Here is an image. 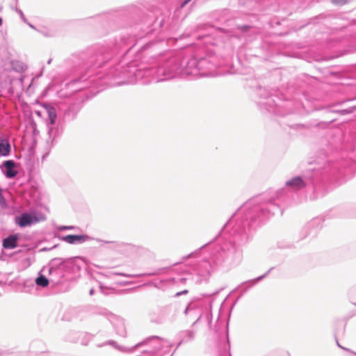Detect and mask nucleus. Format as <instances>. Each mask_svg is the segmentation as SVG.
I'll use <instances>...</instances> for the list:
<instances>
[{
    "instance_id": "1",
    "label": "nucleus",
    "mask_w": 356,
    "mask_h": 356,
    "mask_svg": "<svg viewBox=\"0 0 356 356\" xmlns=\"http://www.w3.org/2000/svg\"><path fill=\"white\" fill-rule=\"evenodd\" d=\"M95 19L110 30L130 29L129 33L122 35L134 40L125 45L124 47H130L122 56L121 67L128 66L116 77H122L131 84L158 83L177 76H212L214 70L220 65L211 51L204 56H184L182 51L162 54L163 40H149L135 51L136 38L149 35L163 25V17L153 11L130 6L119 11L99 15Z\"/></svg>"
},
{
    "instance_id": "2",
    "label": "nucleus",
    "mask_w": 356,
    "mask_h": 356,
    "mask_svg": "<svg viewBox=\"0 0 356 356\" xmlns=\"http://www.w3.org/2000/svg\"><path fill=\"white\" fill-rule=\"evenodd\" d=\"M330 170L329 163L323 168L307 170L287 180L284 187L276 191L270 189L251 197L230 216L223 225L222 232H228L239 245L246 244L256 229L270 217L277 213L282 215V204L290 201L293 192L305 189L310 200L324 197L330 184L324 174Z\"/></svg>"
},
{
    "instance_id": "3",
    "label": "nucleus",
    "mask_w": 356,
    "mask_h": 356,
    "mask_svg": "<svg viewBox=\"0 0 356 356\" xmlns=\"http://www.w3.org/2000/svg\"><path fill=\"white\" fill-rule=\"evenodd\" d=\"M134 41L131 37L120 35L115 37L111 44H96L84 51L72 55L69 60V75L72 76L65 83V88L71 93H76L75 99H70L64 108L63 113H59V119L64 123L74 120L81 111L84 97L88 95L82 91L95 89L94 95L99 93L106 86H120L125 83L131 84L125 79L115 77L127 68L128 65L121 67L122 58L106 72H95L102 67L110 60L113 56L124 48L126 44Z\"/></svg>"
},
{
    "instance_id": "4",
    "label": "nucleus",
    "mask_w": 356,
    "mask_h": 356,
    "mask_svg": "<svg viewBox=\"0 0 356 356\" xmlns=\"http://www.w3.org/2000/svg\"><path fill=\"white\" fill-rule=\"evenodd\" d=\"M220 231L211 241L203 245L194 252L183 257L185 260L196 257L202 250L209 248V257H204L195 261L194 264L184 272L176 277L163 279L161 282H168V285L180 287L181 286H191L202 282H207L213 270L220 266L230 267L237 265L241 259L242 253L239 245L234 241L232 236L228 232Z\"/></svg>"
},
{
    "instance_id": "5",
    "label": "nucleus",
    "mask_w": 356,
    "mask_h": 356,
    "mask_svg": "<svg viewBox=\"0 0 356 356\" xmlns=\"http://www.w3.org/2000/svg\"><path fill=\"white\" fill-rule=\"evenodd\" d=\"M339 148V141L337 140L332 135L327 134L320 140L316 152V162L320 164V160L323 161L321 168L327 163L331 165V170H328L327 174H324V177L330 184L343 183L348 177L353 174L355 169V163L352 160L342 159L333 162L328 159L337 152Z\"/></svg>"
},
{
    "instance_id": "6",
    "label": "nucleus",
    "mask_w": 356,
    "mask_h": 356,
    "mask_svg": "<svg viewBox=\"0 0 356 356\" xmlns=\"http://www.w3.org/2000/svg\"><path fill=\"white\" fill-rule=\"evenodd\" d=\"M254 102L264 115L284 117L298 111L301 104L286 98L283 94L273 93L265 87L258 86L254 91Z\"/></svg>"
},
{
    "instance_id": "7",
    "label": "nucleus",
    "mask_w": 356,
    "mask_h": 356,
    "mask_svg": "<svg viewBox=\"0 0 356 356\" xmlns=\"http://www.w3.org/2000/svg\"><path fill=\"white\" fill-rule=\"evenodd\" d=\"M84 263V259L81 257L65 259L55 257L43 266L42 270H47L49 277H51V283L54 285H58L79 277V272Z\"/></svg>"
},
{
    "instance_id": "8",
    "label": "nucleus",
    "mask_w": 356,
    "mask_h": 356,
    "mask_svg": "<svg viewBox=\"0 0 356 356\" xmlns=\"http://www.w3.org/2000/svg\"><path fill=\"white\" fill-rule=\"evenodd\" d=\"M158 313H150V321L156 324H163L169 320L174 322L179 313V307L177 302H171L164 306L159 307Z\"/></svg>"
},
{
    "instance_id": "9",
    "label": "nucleus",
    "mask_w": 356,
    "mask_h": 356,
    "mask_svg": "<svg viewBox=\"0 0 356 356\" xmlns=\"http://www.w3.org/2000/svg\"><path fill=\"white\" fill-rule=\"evenodd\" d=\"M54 238H57L59 240L71 245L82 244L89 240L95 239L97 242L102 243L101 246H103L104 244H108L110 245L109 248L113 250L121 246V244L117 241H104L100 238H93L86 234L60 235L58 233L55 232L54 234Z\"/></svg>"
},
{
    "instance_id": "10",
    "label": "nucleus",
    "mask_w": 356,
    "mask_h": 356,
    "mask_svg": "<svg viewBox=\"0 0 356 356\" xmlns=\"http://www.w3.org/2000/svg\"><path fill=\"white\" fill-rule=\"evenodd\" d=\"M207 307V301L202 298H194L188 303L184 314L188 321H193L191 324L192 327H194L200 321L203 315V309Z\"/></svg>"
},
{
    "instance_id": "11",
    "label": "nucleus",
    "mask_w": 356,
    "mask_h": 356,
    "mask_svg": "<svg viewBox=\"0 0 356 356\" xmlns=\"http://www.w3.org/2000/svg\"><path fill=\"white\" fill-rule=\"evenodd\" d=\"M46 220L44 214L36 210H30L29 211L22 212L15 215L14 217V222L20 228L30 227L40 221Z\"/></svg>"
},
{
    "instance_id": "12",
    "label": "nucleus",
    "mask_w": 356,
    "mask_h": 356,
    "mask_svg": "<svg viewBox=\"0 0 356 356\" xmlns=\"http://www.w3.org/2000/svg\"><path fill=\"white\" fill-rule=\"evenodd\" d=\"M48 138L47 139V145L54 147L59 138L63 134L65 123L58 118L54 124H47Z\"/></svg>"
},
{
    "instance_id": "13",
    "label": "nucleus",
    "mask_w": 356,
    "mask_h": 356,
    "mask_svg": "<svg viewBox=\"0 0 356 356\" xmlns=\"http://www.w3.org/2000/svg\"><path fill=\"white\" fill-rule=\"evenodd\" d=\"M275 268L274 266L270 268L264 274L258 276L256 278L249 280L247 281H245L242 283H241L237 287H236L232 292L236 291L238 289H241V293L237 297V298L235 300V301L232 303L231 306V309L236 305L237 302L241 298V297L247 292L251 288L257 284H258L259 282L263 280L264 278H266L269 273Z\"/></svg>"
},
{
    "instance_id": "14",
    "label": "nucleus",
    "mask_w": 356,
    "mask_h": 356,
    "mask_svg": "<svg viewBox=\"0 0 356 356\" xmlns=\"http://www.w3.org/2000/svg\"><path fill=\"white\" fill-rule=\"evenodd\" d=\"M152 339L161 340L162 339L158 336H151V337L147 338L143 341L139 342L131 348L118 345L115 341L110 339V340L106 341L105 342H104L102 343L98 344L97 347L102 348L105 346H111L113 347L115 349H116L122 353H133L138 347L142 346L144 343H147L149 341L152 340Z\"/></svg>"
},
{
    "instance_id": "15",
    "label": "nucleus",
    "mask_w": 356,
    "mask_h": 356,
    "mask_svg": "<svg viewBox=\"0 0 356 356\" xmlns=\"http://www.w3.org/2000/svg\"><path fill=\"white\" fill-rule=\"evenodd\" d=\"M217 347L219 352V356H231L228 321L226 323L225 334H218Z\"/></svg>"
},
{
    "instance_id": "16",
    "label": "nucleus",
    "mask_w": 356,
    "mask_h": 356,
    "mask_svg": "<svg viewBox=\"0 0 356 356\" xmlns=\"http://www.w3.org/2000/svg\"><path fill=\"white\" fill-rule=\"evenodd\" d=\"M334 119H331L327 122H310L307 124H296L290 125L289 127L293 129H304L309 130L312 132H315L316 130H323L328 127V126L334 121Z\"/></svg>"
},
{
    "instance_id": "17",
    "label": "nucleus",
    "mask_w": 356,
    "mask_h": 356,
    "mask_svg": "<svg viewBox=\"0 0 356 356\" xmlns=\"http://www.w3.org/2000/svg\"><path fill=\"white\" fill-rule=\"evenodd\" d=\"M196 335V332L193 330H183L176 334V338L179 340L176 348L170 356H173L176 350L182 344L193 341Z\"/></svg>"
},
{
    "instance_id": "18",
    "label": "nucleus",
    "mask_w": 356,
    "mask_h": 356,
    "mask_svg": "<svg viewBox=\"0 0 356 356\" xmlns=\"http://www.w3.org/2000/svg\"><path fill=\"white\" fill-rule=\"evenodd\" d=\"M170 267H163L159 268L153 270L152 271H148L143 273L140 274H127L124 273H115V274L117 275L125 277H134V278H139L143 277H150V276H156V275H161L168 273L170 270Z\"/></svg>"
},
{
    "instance_id": "19",
    "label": "nucleus",
    "mask_w": 356,
    "mask_h": 356,
    "mask_svg": "<svg viewBox=\"0 0 356 356\" xmlns=\"http://www.w3.org/2000/svg\"><path fill=\"white\" fill-rule=\"evenodd\" d=\"M40 104L44 108L47 114V118L45 119L46 124H51L58 120L59 114L57 112L56 106L49 102H42Z\"/></svg>"
},
{
    "instance_id": "20",
    "label": "nucleus",
    "mask_w": 356,
    "mask_h": 356,
    "mask_svg": "<svg viewBox=\"0 0 356 356\" xmlns=\"http://www.w3.org/2000/svg\"><path fill=\"white\" fill-rule=\"evenodd\" d=\"M15 164L16 163L13 160H6L1 163L0 168H2V172L6 178L13 179L17 175L18 172L15 168Z\"/></svg>"
},
{
    "instance_id": "21",
    "label": "nucleus",
    "mask_w": 356,
    "mask_h": 356,
    "mask_svg": "<svg viewBox=\"0 0 356 356\" xmlns=\"http://www.w3.org/2000/svg\"><path fill=\"white\" fill-rule=\"evenodd\" d=\"M21 238L19 233L9 234L2 239V247L5 250H13L18 247Z\"/></svg>"
},
{
    "instance_id": "22",
    "label": "nucleus",
    "mask_w": 356,
    "mask_h": 356,
    "mask_svg": "<svg viewBox=\"0 0 356 356\" xmlns=\"http://www.w3.org/2000/svg\"><path fill=\"white\" fill-rule=\"evenodd\" d=\"M86 312L91 316H102L110 320V317L113 316V314L110 312L107 309L95 305L87 306Z\"/></svg>"
},
{
    "instance_id": "23",
    "label": "nucleus",
    "mask_w": 356,
    "mask_h": 356,
    "mask_svg": "<svg viewBox=\"0 0 356 356\" xmlns=\"http://www.w3.org/2000/svg\"><path fill=\"white\" fill-rule=\"evenodd\" d=\"M320 220L318 218L313 219L308 222L302 229L301 239L306 238L307 236H315L317 233V227L319 224Z\"/></svg>"
},
{
    "instance_id": "24",
    "label": "nucleus",
    "mask_w": 356,
    "mask_h": 356,
    "mask_svg": "<svg viewBox=\"0 0 356 356\" xmlns=\"http://www.w3.org/2000/svg\"><path fill=\"white\" fill-rule=\"evenodd\" d=\"M345 327H346V324L343 323L342 321H339L337 323V327L335 328L334 330V338H335V341H336V343L337 345V346L347 352H350V353H352L355 355H356V353L352 351L351 350H350L349 348H345L343 346H342L339 341H338V339H337V335L338 334H343L344 332H345Z\"/></svg>"
},
{
    "instance_id": "25",
    "label": "nucleus",
    "mask_w": 356,
    "mask_h": 356,
    "mask_svg": "<svg viewBox=\"0 0 356 356\" xmlns=\"http://www.w3.org/2000/svg\"><path fill=\"white\" fill-rule=\"evenodd\" d=\"M11 153V145L8 138L0 136V156L7 157Z\"/></svg>"
},
{
    "instance_id": "26",
    "label": "nucleus",
    "mask_w": 356,
    "mask_h": 356,
    "mask_svg": "<svg viewBox=\"0 0 356 356\" xmlns=\"http://www.w3.org/2000/svg\"><path fill=\"white\" fill-rule=\"evenodd\" d=\"M47 272V270H40L38 273L37 277L35 278V283L37 287L38 288H46L49 286V283L51 282V277H49V278L43 275L42 272Z\"/></svg>"
},
{
    "instance_id": "27",
    "label": "nucleus",
    "mask_w": 356,
    "mask_h": 356,
    "mask_svg": "<svg viewBox=\"0 0 356 356\" xmlns=\"http://www.w3.org/2000/svg\"><path fill=\"white\" fill-rule=\"evenodd\" d=\"M334 19L332 14L327 13H321L315 17L309 19L308 24H318L319 22H329L331 19Z\"/></svg>"
},
{
    "instance_id": "28",
    "label": "nucleus",
    "mask_w": 356,
    "mask_h": 356,
    "mask_svg": "<svg viewBox=\"0 0 356 356\" xmlns=\"http://www.w3.org/2000/svg\"><path fill=\"white\" fill-rule=\"evenodd\" d=\"M341 217H356V202L346 208L341 209Z\"/></svg>"
},
{
    "instance_id": "29",
    "label": "nucleus",
    "mask_w": 356,
    "mask_h": 356,
    "mask_svg": "<svg viewBox=\"0 0 356 356\" xmlns=\"http://www.w3.org/2000/svg\"><path fill=\"white\" fill-rule=\"evenodd\" d=\"M113 327L115 330V333L122 337H125L127 336V330L125 327V325L122 321H118L116 323L113 325Z\"/></svg>"
},
{
    "instance_id": "30",
    "label": "nucleus",
    "mask_w": 356,
    "mask_h": 356,
    "mask_svg": "<svg viewBox=\"0 0 356 356\" xmlns=\"http://www.w3.org/2000/svg\"><path fill=\"white\" fill-rule=\"evenodd\" d=\"M197 40L202 41V43L205 45L216 44L215 42L211 41L212 35L210 33H202L196 35Z\"/></svg>"
},
{
    "instance_id": "31",
    "label": "nucleus",
    "mask_w": 356,
    "mask_h": 356,
    "mask_svg": "<svg viewBox=\"0 0 356 356\" xmlns=\"http://www.w3.org/2000/svg\"><path fill=\"white\" fill-rule=\"evenodd\" d=\"M325 110L327 112H336V113H339L340 115H344L346 114L353 113L356 110V106H351L348 108L340 109V110H337V111H332V110H331L330 108H325Z\"/></svg>"
},
{
    "instance_id": "32",
    "label": "nucleus",
    "mask_w": 356,
    "mask_h": 356,
    "mask_svg": "<svg viewBox=\"0 0 356 356\" xmlns=\"http://www.w3.org/2000/svg\"><path fill=\"white\" fill-rule=\"evenodd\" d=\"M161 348V345L159 344L158 346L154 347L153 349L143 350L142 353L138 356H156Z\"/></svg>"
},
{
    "instance_id": "33",
    "label": "nucleus",
    "mask_w": 356,
    "mask_h": 356,
    "mask_svg": "<svg viewBox=\"0 0 356 356\" xmlns=\"http://www.w3.org/2000/svg\"><path fill=\"white\" fill-rule=\"evenodd\" d=\"M99 288L101 293L106 296L111 294L115 290L114 288L104 286L101 282H99Z\"/></svg>"
},
{
    "instance_id": "34",
    "label": "nucleus",
    "mask_w": 356,
    "mask_h": 356,
    "mask_svg": "<svg viewBox=\"0 0 356 356\" xmlns=\"http://www.w3.org/2000/svg\"><path fill=\"white\" fill-rule=\"evenodd\" d=\"M207 303V307L209 308V311L206 312V318L208 322V325L210 326L212 323V313H211V301L209 300Z\"/></svg>"
},
{
    "instance_id": "35",
    "label": "nucleus",
    "mask_w": 356,
    "mask_h": 356,
    "mask_svg": "<svg viewBox=\"0 0 356 356\" xmlns=\"http://www.w3.org/2000/svg\"><path fill=\"white\" fill-rule=\"evenodd\" d=\"M77 228L78 227L73 226V225H58L56 227V230L57 231L56 233H58V232H63V231L74 230Z\"/></svg>"
},
{
    "instance_id": "36",
    "label": "nucleus",
    "mask_w": 356,
    "mask_h": 356,
    "mask_svg": "<svg viewBox=\"0 0 356 356\" xmlns=\"http://www.w3.org/2000/svg\"><path fill=\"white\" fill-rule=\"evenodd\" d=\"M162 280H160L159 282H149L147 285L152 286L156 289H161L162 286L168 284V282H161Z\"/></svg>"
},
{
    "instance_id": "37",
    "label": "nucleus",
    "mask_w": 356,
    "mask_h": 356,
    "mask_svg": "<svg viewBox=\"0 0 356 356\" xmlns=\"http://www.w3.org/2000/svg\"><path fill=\"white\" fill-rule=\"evenodd\" d=\"M22 250H19L13 253H12L11 254L8 255L3 250H1V252L0 253V261H6L7 259L10 257H12L17 253H19L21 252Z\"/></svg>"
},
{
    "instance_id": "38",
    "label": "nucleus",
    "mask_w": 356,
    "mask_h": 356,
    "mask_svg": "<svg viewBox=\"0 0 356 356\" xmlns=\"http://www.w3.org/2000/svg\"><path fill=\"white\" fill-rule=\"evenodd\" d=\"M251 28L252 26L249 24L237 25V29L242 33H247Z\"/></svg>"
},
{
    "instance_id": "39",
    "label": "nucleus",
    "mask_w": 356,
    "mask_h": 356,
    "mask_svg": "<svg viewBox=\"0 0 356 356\" xmlns=\"http://www.w3.org/2000/svg\"><path fill=\"white\" fill-rule=\"evenodd\" d=\"M11 8L15 10L19 15L21 19L24 23H27V19L26 18L24 13L21 9L18 8L17 6H15V7L11 6Z\"/></svg>"
},
{
    "instance_id": "40",
    "label": "nucleus",
    "mask_w": 356,
    "mask_h": 356,
    "mask_svg": "<svg viewBox=\"0 0 356 356\" xmlns=\"http://www.w3.org/2000/svg\"><path fill=\"white\" fill-rule=\"evenodd\" d=\"M0 205L2 208H6L7 206L5 197L3 196V190L1 186H0Z\"/></svg>"
},
{
    "instance_id": "41",
    "label": "nucleus",
    "mask_w": 356,
    "mask_h": 356,
    "mask_svg": "<svg viewBox=\"0 0 356 356\" xmlns=\"http://www.w3.org/2000/svg\"><path fill=\"white\" fill-rule=\"evenodd\" d=\"M331 2L337 6H342L347 4L349 0H331Z\"/></svg>"
},
{
    "instance_id": "42",
    "label": "nucleus",
    "mask_w": 356,
    "mask_h": 356,
    "mask_svg": "<svg viewBox=\"0 0 356 356\" xmlns=\"http://www.w3.org/2000/svg\"><path fill=\"white\" fill-rule=\"evenodd\" d=\"M24 120L26 122L29 124L31 122V120H34L33 117V112L31 111L29 113L25 112L24 113Z\"/></svg>"
},
{
    "instance_id": "43",
    "label": "nucleus",
    "mask_w": 356,
    "mask_h": 356,
    "mask_svg": "<svg viewBox=\"0 0 356 356\" xmlns=\"http://www.w3.org/2000/svg\"><path fill=\"white\" fill-rule=\"evenodd\" d=\"M53 86L51 85V84H49L48 86H47L42 91L41 94H40V97H46L48 93H49V90H51Z\"/></svg>"
},
{
    "instance_id": "44",
    "label": "nucleus",
    "mask_w": 356,
    "mask_h": 356,
    "mask_svg": "<svg viewBox=\"0 0 356 356\" xmlns=\"http://www.w3.org/2000/svg\"><path fill=\"white\" fill-rule=\"evenodd\" d=\"M33 353H15L10 354L7 350H6V356H29V355H32Z\"/></svg>"
},
{
    "instance_id": "45",
    "label": "nucleus",
    "mask_w": 356,
    "mask_h": 356,
    "mask_svg": "<svg viewBox=\"0 0 356 356\" xmlns=\"http://www.w3.org/2000/svg\"><path fill=\"white\" fill-rule=\"evenodd\" d=\"M58 246V244H55L52 247H50V248L44 247V248H40L39 250V252H48V251H50V250H51L53 249L56 248Z\"/></svg>"
},
{
    "instance_id": "46",
    "label": "nucleus",
    "mask_w": 356,
    "mask_h": 356,
    "mask_svg": "<svg viewBox=\"0 0 356 356\" xmlns=\"http://www.w3.org/2000/svg\"><path fill=\"white\" fill-rule=\"evenodd\" d=\"M188 293V289H184L181 291H178L177 292L175 295H174V297L175 298H178L181 296H183V295H186Z\"/></svg>"
},
{
    "instance_id": "47",
    "label": "nucleus",
    "mask_w": 356,
    "mask_h": 356,
    "mask_svg": "<svg viewBox=\"0 0 356 356\" xmlns=\"http://www.w3.org/2000/svg\"><path fill=\"white\" fill-rule=\"evenodd\" d=\"M216 31L220 32V33H230L231 31L228 29L222 28V27H218L216 29Z\"/></svg>"
},
{
    "instance_id": "48",
    "label": "nucleus",
    "mask_w": 356,
    "mask_h": 356,
    "mask_svg": "<svg viewBox=\"0 0 356 356\" xmlns=\"http://www.w3.org/2000/svg\"><path fill=\"white\" fill-rule=\"evenodd\" d=\"M269 24H270L271 26H273L274 24L280 25V22L277 19H270Z\"/></svg>"
},
{
    "instance_id": "49",
    "label": "nucleus",
    "mask_w": 356,
    "mask_h": 356,
    "mask_svg": "<svg viewBox=\"0 0 356 356\" xmlns=\"http://www.w3.org/2000/svg\"><path fill=\"white\" fill-rule=\"evenodd\" d=\"M191 0H180V7L184 8L185 6H186Z\"/></svg>"
},
{
    "instance_id": "50",
    "label": "nucleus",
    "mask_w": 356,
    "mask_h": 356,
    "mask_svg": "<svg viewBox=\"0 0 356 356\" xmlns=\"http://www.w3.org/2000/svg\"><path fill=\"white\" fill-rule=\"evenodd\" d=\"M279 247L280 248H288V249H291V248H294V245L291 243H287L286 245H279Z\"/></svg>"
},
{
    "instance_id": "51",
    "label": "nucleus",
    "mask_w": 356,
    "mask_h": 356,
    "mask_svg": "<svg viewBox=\"0 0 356 356\" xmlns=\"http://www.w3.org/2000/svg\"><path fill=\"white\" fill-rule=\"evenodd\" d=\"M29 159H31V157L34 156V154H35L34 147L33 146L30 147L29 149Z\"/></svg>"
},
{
    "instance_id": "52",
    "label": "nucleus",
    "mask_w": 356,
    "mask_h": 356,
    "mask_svg": "<svg viewBox=\"0 0 356 356\" xmlns=\"http://www.w3.org/2000/svg\"><path fill=\"white\" fill-rule=\"evenodd\" d=\"M33 136H36L40 134L39 130L38 129V127H34V129H32Z\"/></svg>"
},
{
    "instance_id": "53",
    "label": "nucleus",
    "mask_w": 356,
    "mask_h": 356,
    "mask_svg": "<svg viewBox=\"0 0 356 356\" xmlns=\"http://www.w3.org/2000/svg\"><path fill=\"white\" fill-rule=\"evenodd\" d=\"M29 124L31 129H34V127H37V123L34 120H31V122H30Z\"/></svg>"
},
{
    "instance_id": "54",
    "label": "nucleus",
    "mask_w": 356,
    "mask_h": 356,
    "mask_svg": "<svg viewBox=\"0 0 356 356\" xmlns=\"http://www.w3.org/2000/svg\"><path fill=\"white\" fill-rule=\"evenodd\" d=\"M35 114L39 118H42V113L41 111H35Z\"/></svg>"
},
{
    "instance_id": "55",
    "label": "nucleus",
    "mask_w": 356,
    "mask_h": 356,
    "mask_svg": "<svg viewBox=\"0 0 356 356\" xmlns=\"http://www.w3.org/2000/svg\"><path fill=\"white\" fill-rule=\"evenodd\" d=\"M95 293V289L93 288L90 289L89 291V295L92 296Z\"/></svg>"
},
{
    "instance_id": "56",
    "label": "nucleus",
    "mask_w": 356,
    "mask_h": 356,
    "mask_svg": "<svg viewBox=\"0 0 356 356\" xmlns=\"http://www.w3.org/2000/svg\"><path fill=\"white\" fill-rule=\"evenodd\" d=\"M26 24H27L29 26V27H31V29H35V26L34 25H33L32 24L29 23L28 22H27V23H26Z\"/></svg>"
},
{
    "instance_id": "57",
    "label": "nucleus",
    "mask_w": 356,
    "mask_h": 356,
    "mask_svg": "<svg viewBox=\"0 0 356 356\" xmlns=\"http://www.w3.org/2000/svg\"><path fill=\"white\" fill-rule=\"evenodd\" d=\"M0 356H6V350H0Z\"/></svg>"
},
{
    "instance_id": "58",
    "label": "nucleus",
    "mask_w": 356,
    "mask_h": 356,
    "mask_svg": "<svg viewBox=\"0 0 356 356\" xmlns=\"http://www.w3.org/2000/svg\"><path fill=\"white\" fill-rule=\"evenodd\" d=\"M3 24V19L1 17H0V26L2 25Z\"/></svg>"
},
{
    "instance_id": "59",
    "label": "nucleus",
    "mask_w": 356,
    "mask_h": 356,
    "mask_svg": "<svg viewBox=\"0 0 356 356\" xmlns=\"http://www.w3.org/2000/svg\"><path fill=\"white\" fill-rule=\"evenodd\" d=\"M51 60L52 59L51 58H49L48 60H47V64H50L51 63Z\"/></svg>"
},
{
    "instance_id": "60",
    "label": "nucleus",
    "mask_w": 356,
    "mask_h": 356,
    "mask_svg": "<svg viewBox=\"0 0 356 356\" xmlns=\"http://www.w3.org/2000/svg\"><path fill=\"white\" fill-rule=\"evenodd\" d=\"M14 1H15V6H17V3H18V0H14Z\"/></svg>"
},
{
    "instance_id": "61",
    "label": "nucleus",
    "mask_w": 356,
    "mask_h": 356,
    "mask_svg": "<svg viewBox=\"0 0 356 356\" xmlns=\"http://www.w3.org/2000/svg\"><path fill=\"white\" fill-rule=\"evenodd\" d=\"M3 10V7L1 6H0V12H1Z\"/></svg>"
},
{
    "instance_id": "62",
    "label": "nucleus",
    "mask_w": 356,
    "mask_h": 356,
    "mask_svg": "<svg viewBox=\"0 0 356 356\" xmlns=\"http://www.w3.org/2000/svg\"><path fill=\"white\" fill-rule=\"evenodd\" d=\"M82 344L84 345V346H87L88 345V343H83L82 342Z\"/></svg>"
},
{
    "instance_id": "63",
    "label": "nucleus",
    "mask_w": 356,
    "mask_h": 356,
    "mask_svg": "<svg viewBox=\"0 0 356 356\" xmlns=\"http://www.w3.org/2000/svg\"><path fill=\"white\" fill-rule=\"evenodd\" d=\"M43 34H44V35H46V36H49V35H48V34H47V33H43Z\"/></svg>"
},
{
    "instance_id": "64",
    "label": "nucleus",
    "mask_w": 356,
    "mask_h": 356,
    "mask_svg": "<svg viewBox=\"0 0 356 356\" xmlns=\"http://www.w3.org/2000/svg\"><path fill=\"white\" fill-rule=\"evenodd\" d=\"M46 155H47V154H44V155L42 156V159H44V158H45Z\"/></svg>"
}]
</instances>
